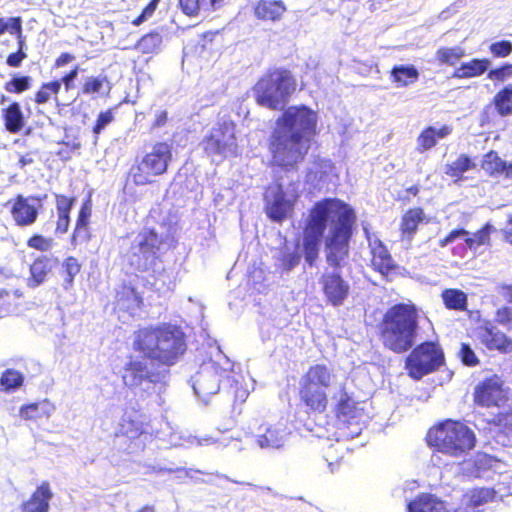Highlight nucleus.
Segmentation results:
<instances>
[{
  "label": "nucleus",
  "instance_id": "nucleus-52",
  "mask_svg": "<svg viewBox=\"0 0 512 512\" xmlns=\"http://www.w3.org/2000/svg\"><path fill=\"white\" fill-rule=\"evenodd\" d=\"M114 120L113 109H107L98 114L97 119L92 127L94 135L97 137L107 125Z\"/></svg>",
  "mask_w": 512,
  "mask_h": 512
},
{
  "label": "nucleus",
  "instance_id": "nucleus-47",
  "mask_svg": "<svg viewBox=\"0 0 512 512\" xmlns=\"http://www.w3.org/2000/svg\"><path fill=\"white\" fill-rule=\"evenodd\" d=\"M104 86L109 87V80L106 76H91L85 79L81 91L85 95L100 93Z\"/></svg>",
  "mask_w": 512,
  "mask_h": 512
},
{
  "label": "nucleus",
  "instance_id": "nucleus-17",
  "mask_svg": "<svg viewBox=\"0 0 512 512\" xmlns=\"http://www.w3.org/2000/svg\"><path fill=\"white\" fill-rule=\"evenodd\" d=\"M495 490L489 487L467 489L460 498L459 505L453 507L455 512H478L479 508L493 501Z\"/></svg>",
  "mask_w": 512,
  "mask_h": 512
},
{
  "label": "nucleus",
  "instance_id": "nucleus-22",
  "mask_svg": "<svg viewBox=\"0 0 512 512\" xmlns=\"http://www.w3.org/2000/svg\"><path fill=\"white\" fill-rule=\"evenodd\" d=\"M52 497L50 483L43 481L36 487L30 497L21 503L20 512H48Z\"/></svg>",
  "mask_w": 512,
  "mask_h": 512
},
{
  "label": "nucleus",
  "instance_id": "nucleus-19",
  "mask_svg": "<svg viewBox=\"0 0 512 512\" xmlns=\"http://www.w3.org/2000/svg\"><path fill=\"white\" fill-rule=\"evenodd\" d=\"M333 412L337 420L350 423L362 415L363 409L359 407V402L354 399L352 394L343 385L338 391V398L334 403Z\"/></svg>",
  "mask_w": 512,
  "mask_h": 512
},
{
  "label": "nucleus",
  "instance_id": "nucleus-6",
  "mask_svg": "<svg viewBox=\"0 0 512 512\" xmlns=\"http://www.w3.org/2000/svg\"><path fill=\"white\" fill-rule=\"evenodd\" d=\"M425 442L434 453L460 458L476 447L477 438L464 421L447 418L428 429Z\"/></svg>",
  "mask_w": 512,
  "mask_h": 512
},
{
  "label": "nucleus",
  "instance_id": "nucleus-56",
  "mask_svg": "<svg viewBox=\"0 0 512 512\" xmlns=\"http://www.w3.org/2000/svg\"><path fill=\"white\" fill-rule=\"evenodd\" d=\"M79 73V66H74L68 72H66L60 79H56L60 81L59 84L62 87L64 86V90L66 92L70 91L74 88V80L77 78Z\"/></svg>",
  "mask_w": 512,
  "mask_h": 512
},
{
  "label": "nucleus",
  "instance_id": "nucleus-63",
  "mask_svg": "<svg viewBox=\"0 0 512 512\" xmlns=\"http://www.w3.org/2000/svg\"><path fill=\"white\" fill-rule=\"evenodd\" d=\"M504 242L512 246V227H507L501 231Z\"/></svg>",
  "mask_w": 512,
  "mask_h": 512
},
{
  "label": "nucleus",
  "instance_id": "nucleus-37",
  "mask_svg": "<svg viewBox=\"0 0 512 512\" xmlns=\"http://www.w3.org/2000/svg\"><path fill=\"white\" fill-rule=\"evenodd\" d=\"M390 77L397 87H407L419 79V72L414 65H395L390 71Z\"/></svg>",
  "mask_w": 512,
  "mask_h": 512
},
{
  "label": "nucleus",
  "instance_id": "nucleus-45",
  "mask_svg": "<svg viewBox=\"0 0 512 512\" xmlns=\"http://www.w3.org/2000/svg\"><path fill=\"white\" fill-rule=\"evenodd\" d=\"M19 414L24 420L37 421L47 419L49 417V410L45 403L36 402L23 405L19 410Z\"/></svg>",
  "mask_w": 512,
  "mask_h": 512
},
{
  "label": "nucleus",
  "instance_id": "nucleus-3",
  "mask_svg": "<svg viewBox=\"0 0 512 512\" xmlns=\"http://www.w3.org/2000/svg\"><path fill=\"white\" fill-rule=\"evenodd\" d=\"M317 113L305 105L286 108L275 120L268 138L270 165L283 171L297 170L317 134Z\"/></svg>",
  "mask_w": 512,
  "mask_h": 512
},
{
  "label": "nucleus",
  "instance_id": "nucleus-9",
  "mask_svg": "<svg viewBox=\"0 0 512 512\" xmlns=\"http://www.w3.org/2000/svg\"><path fill=\"white\" fill-rule=\"evenodd\" d=\"M173 161V147L167 141L151 144L150 150L135 161L130 169V177L136 186L152 184L156 177L165 175Z\"/></svg>",
  "mask_w": 512,
  "mask_h": 512
},
{
  "label": "nucleus",
  "instance_id": "nucleus-38",
  "mask_svg": "<svg viewBox=\"0 0 512 512\" xmlns=\"http://www.w3.org/2000/svg\"><path fill=\"white\" fill-rule=\"evenodd\" d=\"M11 33L18 35L19 49L14 53H10L6 58V64L10 67H20L22 61L27 57V54L23 51L24 39L22 37V22L20 17L10 18Z\"/></svg>",
  "mask_w": 512,
  "mask_h": 512
},
{
  "label": "nucleus",
  "instance_id": "nucleus-54",
  "mask_svg": "<svg viewBox=\"0 0 512 512\" xmlns=\"http://www.w3.org/2000/svg\"><path fill=\"white\" fill-rule=\"evenodd\" d=\"M490 423L504 430H512V409L497 413L494 415Z\"/></svg>",
  "mask_w": 512,
  "mask_h": 512
},
{
  "label": "nucleus",
  "instance_id": "nucleus-39",
  "mask_svg": "<svg viewBox=\"0 0 512 512\" xmlns=\"http://www.w3.org/2000/svg\"><path fill=\"white\" fill-rule=\"evenodd\" d=\"M162 44V35L158 31L152 30L142 35L137 40L135 43V49H137L142 54H157L160 52Z\"/></svg>",
  "mask_w": 512,
  "mask_h": 512
},
{
  "label": "nucleus",
  "instance_id": "nucleus-55",
  "mask_svg": "<svg viewBox=\"0 0 512 512\" xmlns=\"http://www.w3.org/2000/svg\"><path fill=\"white\" fill-rule=\"evenodd\" d=\"M159 1L160 0H150V2L144 7L142 12L135 19L132 20V25L140 26L143 22L152 17V15L157 9Z\"/></svg>",
  "mask_w": 512,
  "mask_h": 512
},
{
  "label": "nucleus",
  "instance_id": "nucleus-12",
  "mask_svg": "<svg viewBox=\"0 0 512 512\" xmlns=\"http://www.w3.org/2000/svg\"><path fill=\"white\" fill-rule=\"evenodd\" d=\"M46 199V195L42 196H28L22 194L16 195L14 198L6 202L9 206V211L16 226L27 227L34 224L38 218V208L31 204L30 201L42 202Z\"/></svg>",
  "mask_w": 512,
  "mask_h": 512
},
{
  "label": "nucleus",
  "instance_id": "nucleus-44",
  "mask_svg": "<svg viewBox=\"0 0 512 512\" xmlns=\"http://www.w3.org/2000/svg\"><path fill=\"white\" fill-rule=\"evenodd\" d=\"M81 268V263L74 256H68L63 260L61 276L63 278L62 286L65 290H68L73 286L74 278L80 273Z\"/></svg>",
  "mask_w": 512,
  "mask_h": 512
},
{
  "label": "nucleus",
  "instance_id": "nucleus-36",
  "mask_svg": "<svg viewBox=\"0 0 512 512\" xmlns=\"http://www.w3.org/2000/svg\"><path fill=\"white\" fill-rule=\"evenodd\" d=\"M59 82L60 81L54 79L42 83L38 90L34 93L33 101L37 105H44L50 101H53L56 106H61L62 103L59 101L58 95L62 87L60 86Z\"/></svg>",
  "mask_w": 512,
  "mask_h": 512
},
{
  "label": "nucleus",
  "instance_id": "nucleus-27",
  "mask_svg": "<svg viewBox=\"0 0 512 512\" xmlns=\"http://www.w3.org/2000/svg\"><path fill=\"white\" fill-rule=\"evenodd\" d=\"M287 8L281 0H259L253 12L258 20L276 22L280 21Z\"/></svg>",
  "mask_w": 512,
  "mask_h": 512
},
{
  "label": "nucleus",
  "instance_id": "nucleus-25",
  "mask_svg": "<svg viewBox=\"0 0 512 512\" xmlns=\"http://www.w3.org/2000/svg\"><path fill=\"white\" fill-rule=\"evenodd\" d=\"M54 199L57 211L55 232L57 234H65L70 226V213L76 202V198L74 196L55 193Z\"/></svg>",
  "mask_w": 512,
  "mask_h": 512
},
{
  "label": "nucleus",
  "instance_id": "nucleus-50",
  "mask_svg": "<svg viewBox=\"0 0 512 512\" xmlns=\"http://www.w3.org/2000/svg\"><path fill=\"white\" fill-rule=\"evenodd\" d=\"M27 246L29 248L46 252L49 251L53 246V239L44 237L41 234H33L27 240Z\"/></svg>",
  "mask_w": 512,
  "mask_h": 512
},
{
  "label": "nucleus",
  "instance_id": "nucleus-29",
  "mask_svg": "<svg viewBox=\"0 0 512 512\" xmlns=\"http://www.w3.org/2000/svg\"><path fill=\"white\" fill-rule=\"evenodd\" d=\"M256 436V443L262 449H280L285 444V433L274 425H262Z\"/></svg>",
  "mask_w": 512,
  "mask_h": 512
},
{
  "label": "nucleus",
  "instance_id": "nucleus-16",
  "mask_svg": "<svg viewBox=\"0 0 512 512\" xmlns=\"http://www.w3.org/2000/svg\"><path fill=\"white\" fill-rule=\"evenodd\" d=\"M475 336L488 350H496L502 354L512 352V338L490 323L479 325L475 329Z\"/></svg>",
  "mask_w": 512,
  "mask_h": 512
},
{
  "label": "nucleus",
  "instance_id": "nucleus-51",
  "mask_svg": "<svg viewBox=\"0 0 512 512\" xmlns=\"http://www.w3.org/2000/svg\"><path fill=\"white\" fill-rule=\"evenodd\" d=\"M489 51L495 58H506L512 53V42L500 40L490 44Z\"/></svg>",
  "mask_w": 512,
  "mask_h": 512
},
{
  "label": "nucleus",
  "instance_id": "nucleus-61",
  "mask_svg": "<svg viewBox=\"0 0 512 512\" xmlns=\"http://www.w3.org/2000/svg\"><path fill=\"white\" fill-rule=\"evenodd\" d=\"M75 60V56L69 52L61 53L54 61L53 67L62 68Z\"/></svg>",
  "mask_w": 512,
  "mask_h": 512
},
{
  "label": "nucleus",
  "instance_id": "nucleus-1",
  "mask_svg": "<svg viewBox=\"0 0 512 512\" xmlns=\"http://www.w3.org/2000/svg\"><path fill=\"white\" fill-rule=\"evenodd\" d=\"M356 221L354 209L345 201L334 197L316 201L304 220L303 253L310 266H313L319 257V245L327 225L330 224L324 239V252L326 262L333 270L324 271L319 278V284L326 302L333 307L343 305L350 295V284L339 269L345 265L349 257Z\"/></svg>",
  "mask_w": 512,
  "mask_h": 512
},
{
  "label": "nucleus",
  "instance_id": "nucleus-42",
  "mask_svg": "<svg viewBox=\"0 0 512 512\" xmlns=\"http://www.w3.org/2000/svg\"><path fill=\"white\" fill-rule=\"evenodd\" d=\"M228 0H179L182 12L188 16H196L202 7H209L213 10L225 5Z\"/></svg>",
  "mask_w": 512,
  "mask_h": 512
},
{
  "label": "nucleus",
  "instance_id": "nucleus-13",
  "mask_svg": "<svg viewBox=\"0 0 512 512\" xmlns=\"http://www.w3.org/2000/svg\"><path fill=\"white\" fill-rule=\"evenodd\" d=\"M167 371L148 370L147 365L140 360L130 359L124 366L123 382L128 387L140 386L144 381L153 384L163 382Z\"/></svg>",
  "mask_w": 512,
  "mask_h": 512
},
{
  "label": "nucleus",
  "instance_id": "nucleus-48",
  "mask_svg": "<svg viewBox=\"0 0 512 512\" xmlns=\"http://www.w3.org/2000/svg\"><path fill=\"white\" fill-rule=\"evenodd\" d=\"M31 86V78L29 76L13 77L4 84V89L8 93L20 94L28 90Z\"/></svg>",
  "mask_w": 512,
  "mask_h": 512
},
{
  "label": "nucleus",
  "instance_id": "nucleus-21",
  "mask_svg": "<svg viewBox=\"0 0 512 512\" xmlns=\"http://www.w3.org/2000/svg\"><path fill=\"white\" fill-rule=\"evenodd\" d=\"M407 512H455L446 501L428 492L419 493L406 505Z\"/></svg>",
  "mask_w": 512,
  "mask_h": 512
},
{
  "label": "nucleus",
  "instance_id": "nucleus-8",
  "mask_svg": "<svg viewBox=\"0 0 512 512\" xmlns=\"http://www.w3.org/2000/svg\"><path fill=\"white\" fill-rule=\"evenodd\" d=\"M300 197L301 189L298 179L284 184L281 177H275L263 192L264 212L267 218L278 224L291 218Z\"/></svg>",
  "mask_w": 512,
  "mask_h": 512
},
{
  "label": "nucleus",
  "instance_id": "nucleus-32",
  "mask_svg": "<svg viewBox=\"0 0 512 512\" xmlns=\"http://www.w3.org/2000/svg\"><path fill=\"white\" fill-rule=\"evenodd\" d=\"M115 303L121 309L129 311L143 306V298L130 283H122L115 294Z\"/></svg>",
  "mask_w": 512,
  "mask_h": 512
},
{
  "label": "nucleus",
  "instance_id": "nucleus-4",
  "mask_svg": "<svg viewBox=\"0 0 512 512\" xmlns=\"http://www.w3.org/2000/svg\"><path fill=\"white\" fill-rule=\"evenodd\" d=\"M133 348L151 363L170 367L186 351L185 334L170 323L140 328L135 333Z\"/></svg>",
  "mask_w": 512,
  "mask_h": 512
},
{
  "label": "nucleus",
  "instance_id": "nucleus-53",
  "mask_svg": "<svg viewBox=\"0 0 512 512\" xmlns=\"http://www.w3.org/2000/svg\"><path fill=\"white\" fill-rule=\"evenodd\" d=\"M458 356H459L461 362L468 367H475L480 363L475 352L470 347V345L467 343L461 344Z\"/></svg>",
  "mask_w": 512,
  "mask_h": 512
},
{
  "label": "nucleus",
  "instance_id": "nucleus-28",
  "mask_svg": "<svg viewBox=\"0 0 512 512\" xmlns=\"http://www.w3.org/2000/svg\"><path fill=\"white\" fill-rule=\"evenodd\" d=\"M425 213L421 207L409 208L404 212L400 222V234L403 240L411 241L415 236L418 226L423 222Z\"/></svg>",
  "mask_w": 512,
  "mask_h": 512
},
{
  "label": "nucleus",
  "instance_id": "nucleus-23",
  "mask_svg": "<svg viewBox=\"0 0 512 512\" xmlns=\"http://www.w3.org/2000/svg\"><path fill=\"white\" fill-rule=\"evenodd\" d=\"M149 422L147 415L140 410L125 412L120 422L119 433L130 440L138 439L146 433Z\"/></svg>",
  "mask_w": 512,
  "mask_h": 512
},
{
  "label": "nucleus",
  "instance_id": "nucleus-41",
  "mask_svg": "<svg viewBox=\"0 0 512 512\" xmlns=\"http://www.w3.org/2000/svg\"><path fill=\"white\" fill-rule=\"evenodd\" d=\"M492 104L498 115L506 117L512 114V85L501 88L492 98Z\"/></svg>",
  "mask_w": 512,
  "mask_h": 512
},
{
  "label": "nucleus",
  "instance_id": "nucleus-14",
  "mask_svg": "<svg viewBox=\"0 0 512 512\" xmlns=\"http://www.w3.org/2000/svg\"><path fill=\"white\" fill-rule=\"evenodd\" d=\"M494 231V227L490 223H485L479 228L473 235L464 228H455L451 230L444 238L440 239L438 245L442 248L448 246L455 239L459 237L464 238V242L467 248L473 250L480 246H489L491 244V233Z\"/></svg>",
  "mask_w": 512,
  "mask_h": 512
},
{
  "label": "nucleus",
  "instance_id": "nucleus-20",
  "mask_svg": "<svg viewBox=\"0 0 512 512\" xmlns=\"http://www.w3.org/2000/svg\"><path fill=\"white\" fill-rule=\"evenodd\" d=\"M92 214L91 200L84 201L78 211L76 223L70 236V244L73 248L90 241L92 234L90 218Z\"/></svg>",
  "mask_w": 512,
  "mask_h": 512
},
{
  "label": "nucleus",
  "instance_id": "nucleus-57",
  "mask_svg": "<svg viewBox=\"0 0 512 512\" xmlns=\"http://www.w3.org/2000/svg\"><path fill=\"white\" fill-rule=\"evenodd\" d=\"M300 262V255L296 252L288 253L281 258V267L285 271H290Z\"/></svg>",
  "mask_w": 512,
  "mask_h": 512
},
{
  "label": "nucleus",
  "instance_id": "nucleus-60",
  "mask_svg": "<svg viewBox=\"0 0 512 512\" xmlns=\"http://www.w3.org/2000/svg\"><path fill=\"white\" fill-rule=\"evenodd\" d=\"M168 120H169V116H168V112L166 110L158 111L155 114V118L151 124L150 129L155 130V129L161 128L168 123Z\"/></svg>",
  "mask_w": 512,
  "mask_h": 512
},
{
  "label": "nucleus",
  "instance_id": "nucleus-62",
  "mask_svg": "<svg viewBox=\"0 0 512 512\" xmlns=\"http://www.w3.org/2000/svg\"><path fill=\"white\" fill-rule=\"evenodd\" d=\"M500 294L503 299L512 304V284H503L500 286Z\"/></svg>",
  "mask_w": 512,
  "mask_h": 512
},
{
  "label": "nucleus",
  "instance_id": "nucleus-5",
  "mask_svg": "<svg viewBox=\"0 0 512 512\" xmlns=\"http://www.w3.org/2000/svg\"><path fill=\"white\" fill-rule=\"evenodd\" d=\"M334 379L333 370L324 363L312 364L302 373L297 388V405L307 418H315L327 412L330 404L329 390Z\"/></svg>",
  "mask_w": 512,
  "mask_h": 512
},
{
  "label": "nucleus",
  "instance_id": "nucleus-58",
  "mask_svg": "<svg viewBox=\"0 0 512 512\" xmlns=\"http://www.w3.org/2000/svg\"><path fill=\"white\" fill-rule=\"evenodd\" d=\"M495 319L501 325L512 324V308L502 306L495 312Z\"/></svg>",
  "mask_w": 512,
  "mask_h": 512
},
{
  "label": "nucleus",
  "instance_id": "nucleus-49",
  "mask_svg": "<svg viewBox=\"0 0 512 512\" xmlns=\"http://www.w3.org/2000/svg\"><path fill=\"white\" fill-rule=\"evenodd\" d=\"M487 78L493 82H505L512 78V63H504L487 72Z\"/></svg>",
  "mask_w": 512,
  "mask_h": 512
},
{
  "label": "nucleus",
  "instance_id": "nucleus-18",
  "mask_svg": "<svg viewBox=\"0 0 512 512\" xmlns=\"http://www.w3.org/2000/svg\"><path fill=\"white\" fill-rule=\"evenodd\" d=\"M129 266L139 273L156 276L164 272L162 253L143 252L132 249L128 260Z\"/></svg>",
  "mask_w": 512,
  "mask_h": 512
},
{
  "label": "nucleus",
  "instance_id": "nucleus-2",
  "mask_svg": "<svg viewBox=\"0 0 512 512\" xmlns=\"http://www.w3.org/2000/svg\"><path fill=\"white\" fill-rule=\"evenodd\" d=\"M419 331V312L412 303L389 307L378 323V338L383 347L395 354L411 350L405 369L414 380L435 372L445 363L443 349L436 341H424L414 347Z\"/></svg>",
  "mask_w": 512,
  "mask_h": 512
},
{
  "label": "nucleus",
  "instance_id": "nucleus-46",
  "mask_svg": "<svg viewBox=\"0 0 512 512\" xmlns=\"http://www.w3.org/2000/svg\"><path fill=\"white\" fill-rule=\"evenodd\" d=\"M24 377L21 372L15 369H6L0 377L2 390L9 392L23 385Z\"/></svg>",
  "mask_w": 512,
  "mask_h": 512
},
{
  "label": "nucleus",
  "instance_id": "nucleus-35",
  "mask_svg": "<svg viewBox=\"0 0 512 512\" xmlns=\"http://www.w3.org/2000/svg\"><path fill=\"white\" fill-rule=\"evenodd\" d=\"M5 129L13 134L19 133L25 125V119L18 102L10 103L2 110Z\"/></svg>",
  "mask_w": 512,
  "mask_h": 512
},
{
  "label": "nucleus",
  "instance_id": "nucleus-59",
  "mask_svg": "<svg viewBox=\"0 0 512 512\" xmlns=\"http://www.w3.org/2000/svg\"><path fill=\"white\" fill-rule=\"evenodd\" d=\"M12 308L10 292L0 288V318L6 316Z\"/></svg>",
  "mask_w": 512,
  "mask_h": 512
},
{
  "label": "nucleus",
  "instance_id": "nucleus-31",
  "mask_svg": "<svg viewBox=\"0 0 512 512\" xmlns=\"http://www.w3.org/2000/svg\"><path fill=\"white\" fill-rule=\"evenodd\" d=\"M491 62L488 58H472L461 63L453 70L452 77L455 79H470L483 75L488 71Z\"/></svg>",
  "mask_w": 512,
  "mask_h": 512
},
{
  "label": "nucleus",
  "instance_id": "nucleus-10",
  "mask_svg": "<svg viewBox=\"0 0 512 512\" xmlns=\"http://www.w3.org/2000/svg\"><path fill=\"white\" fill-rule=\"evenodd\" d=\"M200 145L205 156L211 159L235 156L238 150L236 123L230 119L217 122L204 136Z\"/></svg>",
  "mask_w": 512,
  "mask_h": 512
},
{
  "label": "nucleus",
  "instance_id": "nucleus-26",
  "mask_svg": "<svg viewBox=\"0 0 512 512\" xmlns=\"http://www.w3.org/2000/svg\"><path fill=\"white\" fill-rule=\"evenodd\" d=\"M165 244V239L152 227H144L140 230L136 237V244L131 249L151 252L162 253L161 247Z\"/></svg>",
  "mask_w": 512,
  "mask_h": 512
},
{
  "label": "nucleus",
  "instance_id": "nucleus-24",
  "mask_svg": "<svg viewBox=\"0 0 512 512\" xmlns=\"http://www.w3.org/2000/svg\"><path fill=\"white\" fill-rule=\"evenodd\" d=\"M481 168L490 177L512 180V163L504 161L495 150H490L483 155Z\"/></svg>",
  "mask_w": 512,
  "mask_h": 512
},
{
  "label": "nucleus",
  "instance_id": "nucleus-15",
  "mask_svg": "<svg viewBox=\"0 0 512 512\" xmlns=\"http://www.w3.org/2000/svg\"><path fill=\"white\" fill-rule=\"evenodd\" d=\"M370 263L374 271L381 274L386 280H392L394 275L399 274V265L393 260L389 250L384 243L375 239L370 243Z\"/></svg>",
  "mask_w": 512,
  "mask_h": 512
},
{
  "label": "nucleus",
  "instance_id": "nucleus-40",
  "mask_svg": "<svg viewBox=\"0 0 512 512\" xmlns=\"http://www.w3.org/2000/svg\"><path fill=\"white\" fill-rule=\"evenodd\" d=\"M442 301L449 310L465 311L468 305L466 293L457 288H447L441 293Z\"/></svg>",
  "mask_w": 512,
  "mask_h": 512
},
{
  "label": "nucleus",
  "instance_id": "nucleus-11",
  "mask_svg": "<svg viewBox=\"0 0 512 512\" xmlns=\"http://www.w3.org/2000/svg\"><path fill=\"white\" fill-rule=\"evenodd\" d=\"M508 399L503 381L498 375L484 378L474 388L473 402L479 407H501Z\"/></svg>",
  "mask_w": 512,
  "mask_h": 512
},
{
  "label": "nucleus",
  "instance_id": "nucleus-64",
  "mask_svg": "<svg viewBox=\"0 0 512 512\" xmlns=\"http://www.w3.org/2000/svg\"><path fill=\"white\" fill-rule=\"evenodd\" d=\"M34 162V159L31 157L30 154L22 155L19 158V166L21 168H24L27 165H30Z\"/></svg>",
  "mask_w": 512,
  "mask_h": 512
},
{
  "label": "nucleus",
  "instance_id": "nucleus-33",
  "mask_svg": "<svg viewBox=\"0 0 512 512\" xmlns=\"http://www.w3.org/2000/svg\"><path fill=\"white\" fill-rule=\"evenodd\" d=\"M453 131L450 125H442L439 129L432 126L424 128L418 135V151L424 152L432 149L437 144V139H443L449 136Z\"/></svg>",
  "mask_w": 512,
  "mask_h": 512
},
{
  "label": "nucleus",
  "instance_id": "nucleus-43",
  "mask_svg": "<svg viewBox=\"0 0 512 512\" xmlns=\"http://www.w3.org/2000/svg\"><path fill=\"white\" fill-rule=\"evenodd\" d=\"M465 56L464 48L460 46L440 47L435 52V60L438 65L454 66Z\"/></svg>",
  "mask_w": 512,
  "mask_h": 512
},
{
  "label": "nucleus",
  "instance_id": "nucleus-7",
  "mask_svg": "<svg viewBox=\"0 0 512 512\" xmlns=\"http://www.w3.org/2000/svg\"><path fill=\"white\" fill-rule=\"evenodd\" d=\"M297 80L285 67L267 69L252 87L256 103L273 111L282 110L297 91Z\"/></svg>",
  "mask_w": 512,
  "mask_h": 512
},
{
  "label": "nucleus",
  "instance_id": "nucleus-30",
  "mask_svg": "<svg viewBox=\"0 0 512 512\" xmlns=\"http://www.w3.org/2000/svg\"><path fill=\"white\" fill-rule=\"evenodd\" d=\"M57 259H53L46 255L35 258L30 265V277L28 279L30 287H37L46 281L48 275L52 272Z\"/></svg>",
  "mask_w": 512,
  "mask_h": 512
},
{
  "label": "nucleus",
  "instance_id": "nucleus-34",
  "mask_svg": "<svg viewBox=\"0 0 512 512\" xmlns=\"http://www.w3.org/2000/svg\"><path fill=\"white\" fill-rule=\"evenodd\" d=\"M476 166L473 158L462 153L454 161L445 165L444 173L458 183L465 179L464 173L475 169Z\"/></svg>",
  "mask_w": 512,
  "mask_h": 512
}]
</instances>
